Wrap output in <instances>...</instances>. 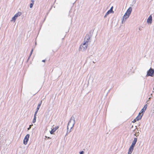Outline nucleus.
<instances>
[{"mask_svg":"<svg viewBox=\"0 0 154 154\" xmlns=\"http://www.w3.org/2000/svg\"><path fill=\"white\" fill-rule=\"evenodd\" d=\"M48 139H51V138L49 137H48Z\"/></svg>","mask_w":154,"mask_h":154,"instance_id":"35","label":"nucleus"},{"mask_svg":"<svg viewBox=\"0 0 154 154\" xmlns=\"http://www.w3.org/2000/svg\"><path fill=\"white\" fill-rule=\"evenodd\" d=\"M152 22V16L150 15L147 19V22L148 23L151 24Z\"/></svg>","mask_w":154,"mask_h":154,"instance_id":"7","label":"nucleus"},{"mask_svg":"<svg viewBox=\"0 0 154 154\" xmlns=\"http://www.w3.org/2000/svg\"><path fill=\"white\" fill-rule=\"evenodd\" d=\"M45 137H46V138H48V137L47 136H45Z\"/></svg>","mask_w":154,"mask_h":154,"instance_id":"36","label":"nucleus"},{"mask_svg":"<svg viewBox=\"0 0 154 154\" xmlns=\"http://www.w3.org/2000/svg\"><path fill=\"white\" fill-rule=\"evenodd\" d=\"M58 126L56 127L55 128H53L52 130L50 131V133L51 134H53L54 132L58 128Z\"/></svg>","mask_w":154,"mask_h":154,"instance_id":"8","label":"nucleus"},{"mask_svg":"<svg viewBox=\"0 0 154 154\" xmlns=\"http://www.w3.org/2000/svg\"><path fill=\"white\" fill-rule=\"evenodd\" d=\"M21 14V12H19L16 14L14 15V16L17 19L18 17L20 16Z\"/></svg>","mask_w":154,"mask_h":154,"instance_id":"14","label":"nucleus"},{"mask_svg":"<svg viewBox=\"0 0 154 154\" xmlns=\"http://www.w3.org/2000/svg\"><path fill=\"white\" fill-rule=\"evenodd\" d=\"M42 103V100L41 101L40 103H39V104H38L37 108H38L39 109L40 107V106L41 105V104Z\"/></svg>","mask_w":154,"mask_h":154,"instance_id":"18","label":"nucleus"},{"mask_svg":"<svg viewBox=\"0 0 154 154\" xmlns=\"http://www.w3.org/2000/svg\"><path fill=\"white\" fill-rule=\"evenodd\" d=\"M132 10V8L131 7H129L127 10L126 13L130 15Z\"/></svg>","mask_w":154,"mask_h":154,"instance_id":"10","label":"nucleus"},{"mask_svg":"<svg viewBox=\"0 0 154 154\" xmlns=\"http://www.w3.org/2000/svg\"><path fill=\"white\" fill-rule=\"evenodd\" d=\"M147 104H146V105H144L143 108L141 110V113H142L144 112L146 110V109L147 108Z\"/></svg>","mask_w":154,"mask_h":154,"instance_id":"9","label":"nucleus"},{"mask_svg":"<svg viewBox=\"0 0 154 154\" xmlns=\"http://www.w3.org/2000/svg\"><path fill=\"white\" fill-rule=\"evenodd\" d=\"M31 1L32 2V3H34V0H31Z\"/></svg>","mask_w":154,"mask_h":154,"instance_id":"30","label":"nucleus"},{"mask_svg":"<svg viewBox=\"0 0 154 154\" xmlns=\"http://www.w3.org/2000/svg\"><path fill=\"white\" fill-rule=\"evenodd\" d=\"M143 115V114L141 115H140V113H139L138 116L136 118V119L137 121H138L141 118L142 116Z\"/></svg>","mask_w":154,"mask_h":154,"instance_id":"12","label":"nucleus"},{"mask_svg":"<svg viewBox=\"0 0 154 154\" xmlns=\"http://www.w3.org/2000/svg\"><path fill=\"white\" fill-rule=\"evenodd\" d=\"M33 125H30L29 126V127L27 129L28 130H29L31 128V126H32Z\"/></svg>","mask_w":154,"mask_h":154,"instance_id":"23","label":"nucleus"},{"mask_svg":"<svg viewBox=\"0 0 154 154\" xmlns=\"http://www.w3.org/2000/svg\"><path fill=\"white\" fill-rule=\"evenodd\" d=\"M139 132H138L137 133V135L136 134H135L134 135L136 136L137 137V136L139 135Z\"/></svg>","mask_w":154,"mask_h":154,"instance_id":"26","label":"nucleus"},{"mask_svg":"<svg viewBox=\"0 0 154 154\" xmlns=\"http://www.w3.org/2000/svg\"><path fill=\"white\" fill-rule=\"evenodd\" d=\"M44 116L46 119H48L49 118L50 116L49 114V111L45 113Z\"/></svg>","mask_w":154,"mask_h":154,"instance_id":"11","label":"nucleus"},{"mask_svg":"<svg viewBox=\"0 0 154 154\" xmlns=\"http://www.w3.org/2000/svg\"><path fill=\"white\" fill-rule=\"evenodd\" d=\"M45 60H43L42 61V62H45Z\"/></svg>","mask_w":154,"mask_h":154,"instance_id":"32","label":"nucleus"},{"mask_svg":"<svg viewBox=\"0 0 154 154\" xmlns=\"http://www.w3.org/2000/svg\"><path fill=\"white\" fill-rule=\"evenodd\" d=\"M39 109L37 108L36 111H37V112H38Z\"/></svg>","mask_w":154,"mask_h":154,"instance_id":"31","label":"nucleus"},{"mask_svg":"<svg viewBox=\"0 0 154 154\" xmlns=\"http://www.w3.org/2000/svg\"><path fill=\"white\" fill-rule=\"evenodd\" d=\"M75 123V118L73 116H72L68 122L67 125V129L68 130L69 128H70V130H71L73 127Z\"/></svg>","mask_w":154,"mask_h":154,"instance_id":"1","label":"nucleus"},{"mask_svg":"<svg viewBox=\"0 0 154 154\" xmlns=\"http://www.w3.org/2000/svg\"><path fill=\"white\" fill-rule=\"evenodd\" d=\"M37 112H37V111H36L35 112V114H37Z\"/></svg>","mask_w":154,"mask_h":154,"instance_id":"33","label":"nucleus"},{"mask_svg":"<svg viewBox=\"0 0 154 154\" xmlns=\"http://www.w3.org/2000/svg\"><path fill=\"white\" fill-rule=\"evenodd\" d=\"M34 4L33 3H31L30 5V8H31L32 7L33 5Z\"/></svg>","mask_w":154,"mask_h":154,"instance_id":"21","label":"nucleus"},{"mask_svg":"<svg viewBox=\"0 0 154 154\" xmlns=\"http://www.w3.org/2000/svg\"><path fill=\"white\" fill-rule=\"evenodd\" d=\"M135 145V144H134V143H132V144H131V146H131V147H132L133 148H134Z\"/></svg>","mask_w":154,"mask_h":154,"instance_id":"22","label":"nucleus"},{"mask_svg":"<svg viewBox=\"0 0 154 154\" xmlns=\"http://www.w3.org/2000/svg\"><path fill=\"white\" fill-rule=\"evenodd\" d=\"M136 121H137V120H136V119H134V120H133V122L134 123V122H136Z\"/></svg>","mask_w":154,"mask_h":154,"instance_id":"29","label":"nucleus"},{"mask_svg":"<svg viewBox=\"0 0 154 154\" xmlns=\"http://www.w3.org/2000/svg\"><path fill=\"white\" fill-rule=\"evenodd\" d=\"M154 75V69L150 68L147 71L146 76H153Z\"/></svg>","mask_w":154,"mask_h":154,"instance_id":"2","label":"nucleus"},{"mask_svg":"<svg viewBox=\"0 0 154 154\" xmlns=\"http://www.w3.org/2000/svg\"><path fill=\"white\" fill-rule=\"evenodd\" d=\"M150 98H151V97H149V99H148V100H150Z\"/></svg>","mask_w":154,"mask_h":154,"instance_id":"34","label":"nucleus"},{"mask_svg":"<svg viewBox=\"0 0 154 154\" xmlns=\"http://www.w3.org/2000/svg\"><path fill=\"white\" fill-rule=\"evenodd\" d=\"M36 114H34V118H36Z\"/></svg>","mask_w":154,"mask_h":154,"instance_id":"28","label":"nucleus"},{"mask_svg":"<svg viewBox=\"0 0 154 154\" xmlns=\"http://www.w3.org/2000/svg\"><path fill=\"white\" fill-rule=\"evenodd\" d=\"M80 154H84V152L83 151H82L81 152H80Z\"/></svg>","mask_w":154,"mask_h":154,"instance_id":"24","label":"nucleus"},{"mask_svg":"<svg viewBox=\"0 0 154 154\" xmlns=\"http://www.w3.org/2000/svg\"><path fill=\"white\" fill-rule=\"evenodd\" d=\"M113 7H112L106 13L104 16V17H106L107 15L109 14L110 13H113L114 12V11H113Z\"/></svg>","mask_w":154,"mask_h":154,"instance_id":"6","label":"nucleus"},{"mask_svg":"<svg viewBox=\"0 0 154 154\" xmlns=\"http://www.w3.org/2000/svg\"><path fill=\"white\" fill-rule=\"evenodd\" d=\"M137 141V138H135L134 139L133 141L132 142V143L135 144Z\"/></svg>","mask_w":154,"mask_h":154,"instance_id":"15","label":"nucleus"},{"mask_svg":"<svg viewBox=\"0 0 154 154\" xmlns=\"http://www.w3.org/2000/svg\"><path fill=\"white\" fill-rule=\"evenodd\" d=\"M29 137V134H27L23 140V143L24 144L26 145L27 144Z\"/></svg>","mask_w":154,"mask_h":154,"instance_id":"5","label":"nucleus"},{"mask_svg":"<svg viewBox=\"0 0 154 154\" xmlns=\"http://www.w3.org/2000/svg\"><path fill=\"white\" fill-rule=\"evenodd\" d=\"M142 27H139V30H142Z\"/></svg>","mask_w":154,"mask_h":154,"instance_id":"27","label":"nucleus"},{"mask_svg":"<svg viewBox=\"0 0 154 154\" xmlns=\"http://www.w3.org/2000/svg\"><path fill=\"white\" fill-rule=\"evenodd\" d=\"M36 120V118H34V119H33L32 122L33 123H34L35 122Z\"/></svg>","mask_w":154,"mask_h":154,"instance_id":"20","label":"nucleus"},{"mask_svg":"<svg viewBox=\"0 0 154 154\" xmlns=\"http://www.w3.org/2000/svg\"><path fill=\"white\" fill-rule=\"evenodd\" d=\"M134 149V148L130 147L128 151V154H131Z\"/></svg>","mask_w":154,"mask_h":154,"instance_id":"13","label":"nucleus"},{"mask_svg":"<svg viewBox=\"0 0 154 154\" xmlns=\"http://www.w3.org/2000/svg\"><path fill=\"white\" fill-rule=\"evenodd\" d=\"M88 45V44L83 43L80 46V49L81 51H83L86 50L87 48Z\"/></svg>","mask_w":154,"mask_h":154,"instance_id":"3","label":"nucleus"},{"mask_svg":"<svg viewBox=\"0 0 154 154\" xmlns=\"http://www.w3.org/2000/svg\"><path fill=\"white\" fill-rule=\"evenodd\" d=\"M130 15L125 13L123 16V18L122 19V23L123 24V23L126 21V20L129 17Z\"/></svg>","mask_w":154,"mask_h":154,"instance_id":"4","label":"nucleus"},{"mask_svg":"<svg viewBox=\"0 0 154 154\" xmlns=\"http://www.w3.org/2000/svg\"><path fill=\"white\" fill-rule=\"evenodd\" d=\"M16 18L14 16L13 17L11 20V21H14V22H15L16 20Z\"/></svg>","mask_w":154,"mask_h":154,"instance_id":"19","label":"nucleus"},{"mask_svg":"<svg viewBox=\"0 0 154 154\" xmlns=\"http://www.w3.org/2000/svg\"><path fill=\"white\" fill-rule=\"evenodd\" d=\"M85 38L89 40L90 38V36L89 35H87L85 36Z\"/></svg>","mask_w":154,"mask_h":154,"instance_id":"16","label":"nucleus"},{"mask_svg":"<svg viewBox=\"0 0 154 154\" xmlns=\"http://www.w3.org/2000/svg\"><path fill=\"white\" fill-rule=\"evenodd\" d=\"M33 49H32L31 51V53H30V56H29V57H30V56H31L32 53V52H33Z\"/></svg>","mask_w":154,"mask_h":154,"instance_id":"25","label":"nucleus"},{"mask_svg":"<svg viewBox=\"0 0 154 154\" xmlns=\"http://www.w3.org/2000/svg\"><path fill=\"white\" fill-rule=\"evenodd\" d=\"M89 40L85 38L84 41V43H85L88 44V42H89Z\"/></svg>","mask_w":154,"mask_h":154,"instance_id":"17","label":"nucleus"}]
</instances>
